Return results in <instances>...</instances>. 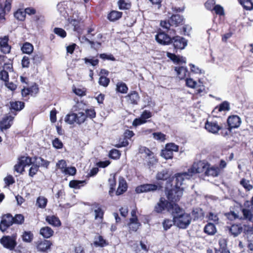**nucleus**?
<instances>
[{"label": "nucleus", "mask_w": 253, "mask_h": 253, "mask_svg": "<svg viewBox=\"0 0 253 253\" xmlns=\"http://www.w3.org/2000/svg\"><path fill=\"white\" fill-rule=\"evenodd\" d=\"M163 186L160 182L157 184L145 183L140 185L135 188V192L137 194L148 192H154L157 190H161Z\"/></svg>", "instance_id": "f257e3e1"}, {"label": "nucleus", "mask_w": 253, "mask_h": 253, "mask_svg": "<svg viewBox=\"0 0 253 253\" xmlns=\"http://www.w3.org/2000/svg\"><path fill=\"white\" fill-rule=\"evenodd\" d=\"M174 224L181 229H186L191 221V217L189 214L184 213L183 214L173 218Z\"/></svg>", "instance_id": "f03ea898"}, {"label": "nucleus", "mask_w": 253, "mask_h": 253, "mask_svg": "<svg viewBox=\"0 0 253 253\" xmlns=\"http://www.w3.org/2000/svg\"><path fill=\"white\" fill-rule=\"evenodd\" d=\"M32 164V158L29 156H21L18 158L17 163L14 166V170L22 174L25 171V167Z\"/></svg>", "instance_id": "7ed1b4c3"}, {"label": "nucleus", "mask_w": 253, "mask_h": 253, "mask_svg": "<svg viewBox=\"0 0 253 253\" xmlns=\"http://www.w3.org/2000/svg\"><path fill=\"white\" fill-rule=\"evenodd\" d=\"M16 237V234L3 236L0 239V243L4 248L13 251L17 246Z\"/></svg>", "instance_id": "20e7f679"}, {"label": "nucleus", "mask_w": 253, "mask_h": 253, "mask_svg": "<svg viewBox=\"0 0 253 253\" xmlns=\"http://www.w3.org/2000/svg\"><path fill=\"white\" fill-rule=\"evenodd\" d=\"M39 91L38 84L34 83L30 87H23L21 90V96L24 100L28 101L29 99V95L35 96L39 92Z\"/></svg>", "instance_id": "39448f33"}, {"label": "nucleus", "mask_w": 253, "mask_h": 253, "mask_svg": "<svg viewBox=\"0 0 253 253\" xmlns=\"http://www.w3.org/2000/svg\"><path fill=\"white\" fill-rule=\"evenodd\" d=\"M207 166H208V162H204L199 161L197 163H194L188 169L189 173L192 177L195 174L205 172L206 170Z\"/></svg>", "instance_id": "423d86ee"}, {"label": "nucleus", "mask_w": 253, "mask_h": 253, "mask_svg": "<svg viewBox=\"0 0 253 253\" xmlns=\"http://www.w3.org/2000/svg\"><path fill=\"white\" fill-rule=\"evenodd\" d=\"M183 188L175 187L169 190L167 194V198L172 202L179 201L183 195Z\"/></svg>", "instance_id": "0eeeda50"}, {"label": "nucleus", "mask_w": 253, "mask_h": 253, "mask_svg": "<svg viewBox=\"0 0 253 253\" xmlns=\"http://www.w3.org/2000/svg\"><path fill=\"white\" fill-rule=\"evenodd\" d=\"M244 208L242 210L245 219L251 220L253 217V196L250 200H247L244 204Z\"/></svg>", "instance_id": "6e6552de"}, {"label": "nucleus", "mask_w": 253, "mask_h": 253, "mask_svg": "<svg viewBox=\"0 0 253 253\" xmlns=\"http://www.w3.org/2000/svg\"><path fill=\"white\" fill-rule=\"evenodd\" d=\"M171 206V202L161 197L159 202L155 205L154 211L157 213H162L164 211H169V207Z\"/></svg>", "instance_id": "1a4fd4ad"}, {"label": "nucleus", "mask_w": 253, "mask_h": 253, "mask_svg": "<svg viewBox=\"0 0 253 253\" xmlns=\"http://www.w3.org/2000/svg\"><path fill=\"white\" fill-rule=\"evenodd\" d=\"M64 121L69 125H74L75 123L78 125L83 124L79 112L78 114L73 112L68 114L66 115Z\"/></svg>", "instance_id": "9d476101"}, {"label": "nucleus", "mask_w": 253, "mask_h": 253, "mask_svg": "<svg viewBox=\"0 0 253 253\" xmlns=\"http://www.w3.org/2000/svg\"><path fill=\"white\" fill-rule=\"evenodd\" d=\"M13 224V217L10 213L4 215L0 222V230L4 232L6 229Z\"/></svg>", "instance_id": "9b49d317"}, {"label": "nucleus", "mask_w": 253, "mask_h": 253, "mask_svg": "<svg viewBox=\"0 0 253 253\" xmlns=\"http://www.w3.org/2000/svg\"><path fill=\"white\" fill-rule=\"evenodd\" d=\"M171 43H173L174 49L181 50L187 45V41L184 38L176 36L171 38Z\"/></svg>", "instance_id": "f8f14e48"}, {"label": "nucleus", "mask_w": 253, "mask_h": 253, "mask_svg": "<svg viewBox=\"0 0 253 253\" xmlns=\"http://www.w3.org/2000/svg\"><path fill=\"white\" fill-rule=\"evenodd\" d=\"M155 39L159 43L162 45H169L171 43V38L161 31L158 32L155 36Z\"/></svg>", "instance_id": "ddd939ff"}, {"label": "nucleus", "mask_w": 253, "mask_h": 253, "mask_svg": "<svg viewBox=\"0 0 253 253\" xmlns=\"http://www.w3.org/2000/svg\"><path fill=\"white\" fill-rule=\"evenodd\" d=\"M79 113L83 124L88 119L93 120L96 116V113L94 108L86 109L84 110V113L83 112H79Z\"/></svg>", "instance_id": "4468645a"}, {"label": "nucleus", "mask_w": 253, "mask_h": 253, "mask_svg": "<svg viewBox=\"0 0 253 253\" xmlns=\"http://www.w3.org/2000/svg\"><path fill=\"white\" fill-rule=\"evenodd\" d=\"M9 40L8 36L0 37V50L3 54H8L11 51V46L8 44Z\"/></svg>", "instance_id": "2eb2a0df"}, {"label": "nucleus", "mask_w": 253, "mask_h": 253, "mask_svg": "<svg viewBox=\"0 0 253 253\" xmlns=\"http://www.w3.org/2000/svg\"><path fill=\"white\" fill-rule=\"evenodd\" d=\"M14 117L9 114H6L0 122V129L2 131L9 128L13 124Z\"/></svg>", "instance_id": "dca6fc26"}, {"label": "nucleus", "mask_w": 253, "mask_h": 253, "mask_svg": "<svg viewBox=\"0 0 253 253\" xmlns=\"http://www.w3.org/2000/svg\"><path fill=\"white\" fill-rule=\"evenodd\" d=\"M25 104L23 101H11L9 102V109L11 113L16 115L17 112H20L25 107Z\"/></svg>", "instance_id": "f3484780"}, {"label": "nucleus", "mask_w": 253, "mask_h": 253, "mask_svg": "<svg viewBox=\"0 0 253 253\" xmlns=\"http://www.w3.org/2000/svg\"><path fill=\"white\" fill-rule=\"evenodd\" d=\"M227 123L229 129L237 128L241 125V119L237 115H231L228 117Z\"/></svg>", "instance_id": "a211bd4d"}, {"label": "nucleus", "mask_w": 253, "mask_h": 253, "mask_svg": "<svg viewBox=\"0 0 253 253\" xmlns=\"http://www.w3.org/2000/svg\"><path fill=\"white\" fill-rule=\"evenodd\" d=\"M36 245L38 251L41 252H46L50 249L52 243L50 241L44 239L38 241L36 243Z\"/></svg>", "instance_id": "6ab92c4d"}, {"label": "nucleus", "mask_w": 253, "mask_h": 253, "mask_svg": "<svg viewBox=\"0 0 253 253\" xmlns=\"http://www.w3.org/2000/svg\"><path fill=\"white\" fill-rule=\"evenodd\" d=\"M205 129L209 132L216 134L221 128L216 121L207 120L205 125Z\"/></svg>", "instance_id": "aec40b11"}, {"label": "nucleus", "mask_w": 253, "mask_h": 253, "mask_svg": "<svg viewBox=\"0 0 253 253\" xmlns=\"http://www.w3.org/2000/svg\"><path fill=\"white\" fill-rule=\"evenodd\" d=\"M128 184L123 176H120L119 178V185L118 187L115 192V195L120 196L125 193L127 190Z\"/></svg>", "instance_id": "412c9836"}, {"label": "nucleus", "mask_w": 253, "mask_h": 253, "mask_svg": "<svg viewBox=\"0 0 253 253\" xmlns=\"http://www.w3.org/2000/svg\"><path fill=\"white\" fill-rule=\"evenodd\" d=\"M175 187H180L181 185L182 184V182L185 178L187 179H190L192 178V176L189 173L188 170L186 172H182V173H177L175 174Z\"/></svg>", "instance_id": "4be33fe9"}, {"label": "nucleus", "mask_w": 253, "mask_h": 253, "mask_svg": "<svg viewBox=\"0 0 253 253\" xmlns=\"http://www.w3.org/2000/svg\"><path fill=\"white\" fill-rule=\"evenodd\" d=\"M220 173V168L217 166H211L208 163V166L205 172V175L207 176L217 177Z\"/></svg>", "instance_id": "5701e85b"}, {"label": "nucleus", "mask_w": 253, "mask_h": 253, "mask_svg": "<svg viewBox=\"0 0 253 253\" xmlns=\"http://www.w3.org/2000/svg\"><path fill=\"white\" fill-rule=\"evenodd\" d=\"M171 202V206L169 207V211H171L173 218L175 216L178 217L180 215V214H183L185 213L177 204H175L174 202Z\"/></svg>", "instance_id": "b1692460"}, {"label": "nucleus", "mask_w": 253, "mask_h": 253, "mask_svg": "<svg viewBox=\"0 0 253 253\" xmlns=\"http://www.w3.org/2000/svg\"><path fill=\"white\" fill-rule=\"evenodd\" d=\"M45 221L53 227H59L61 226V222L58 217L55 215H49L45 217Z\"/></svg>", "instance_id": "393cba45"}, {"label": "nucleus", "mask_w": 253, "mask_h": 253, "mask_svg": "<svg viewBox=\"0 0 253 253\" xmlns=\"http://www.w3.org/2000/svg\"><path fill=\"white\" fill-rule=\"evenodd\" d=\"M91 206L94 208L95 219H99L101 221L103 219L104 211L101 209L100 205L98 203H94Z\"/></svg>", "instance_id": "a878e982"}, {"label": "nucleus", "mask_w": 253, "mask_h": 253, "mask_svg": "<svg viewBox=\"0 0 253 253\" xmlns=\"http://www.w3.org/2000/svg\"><path fill=\"white\" fill-rule=\"evenodd\" d=\"M172 26L177 27L182 25L184 23V19L183 16L179 14H173L169 18Z\"/></svg>", "instance_id": "bb28decb"}, {"label": "nucleus", "mask_w": 253, "mask_h": 253, "mask_svg": "<svg viewBox=\"0 0 253 253\" xmlns=\"http://www.w3.org/2000/svg\"><path fill=\"white\" fill-rule=\"evenodd\" d=\"M127 101L133 105H137L139 100V94L136 91H130L126 96Z\"/></svg>", "instance_id": "cd10ccee"}, {"label": "nucleus", "mask_w": 253, "mask_h": 253, "mask_svg": "<svg viewBox=\"0 0 253 253\" xmlns=\"http://www.w3.org/2000/svg\"><path fill=\"white\" fill-rule=\"evenodd\" d=\"M243 228L242 224H233L229 228V232L234 237H236L241 234Z\"/></svg>", "instance_id": "c85d7f7f"}, {"label": "nucleus", "mask_w": 253, "mask_h": 253, "mask_svg": "<svg viewBox=\"0 0 253 253\" xmlns=\"http://www.w3.org/2000/svg\"><path fill=\"white\" fill-rule=\"evenodd\" d=\"M174 70L176 72L177 76L180 80L185 79L189 74L187 68L185 67H175Z\"/></svg>", "instance_id": "c756f323"}, {"label": "nucleus", "mask_w": 253, "mask_h": 253, "mask_svg": "<svg viewBox=\"0 0 253 253\" xmlns=\"http://www.w3.org/2000/svg\"><path fill=\"white\" fill-rule=\"evenodd\" d=\"M40 234L44 238L48 239L53 235V230L49 226L42 227L40 229Z\"/></svg>", "instance_id": "7c9ffc66"}, {"label": "nucleus", "mask_w": 253, "mask_h": 253, "mask_svg": "<svg viewBox=\"0 0 253 253\" xmlns=\"http://www.w3.org/2000/svg\"><path fill=\"white\" fill-rule=\"evenodd\" d=\"M122 15V12L113 10L108 14L107 18L110 21L114 22L120 19Z\"/></svg>", "instance_id": "2f4dec72"}, {"label": "nucleus", "mask_w": 253, "mask_h": 253, "mask_svg": "<svg viewBox=\"0 0 253 253\" xmlns=\"http://www.w3.org/2000/svg\"><path fill=\"white\" fill-rule=\"evenodd\" d=\"M216 228L213 223H208L204 227V232L208 235H213L216 232Z\"/></svg>", "instance_id": "473e14b6"}, {"label": "nucleus", "mask_w": 253, "mask_h": 253, "mask_svg": "<svg viewBox=\"0 0 253 253\" xmlns=\"http://www.w3.org/2000/svg\"><path fill=\"white\" fill-rule=\"evenodd\" d=\"M86 184L85 180H72L69 182V186L71 188L79 189Z\"/></svg>", "instance_id": "72a5a7b5"}, {"label": "nucleus", "mask_w": 253, "mask_h": 253, "mask_svg": "<svg viewBox=\"0 0 253 253\" xmlns=\"http://www.w3.org/2000/svg\"><path fill=\"white\" fill-rule=\"evenodd\" d=\"M109 185V194L110 196L113 197L116 192V179L115 176L114 175L112 178L108 179Z\"/></svg>", "instance_id": "f704fd0d"}, {"label": "nucleus", "mask_w": 253, "mask_h": 253, "mask_svg": "<svg viewBox=\"0 0 253 253\" xmlns=\"http://www.w3.org/2000/svg\"><path fill=\"white\" fill-rule=\"evenodd\" d=\"M21 50L23 53L31 54L34 50V46L28 42H24L21 47Z\"/></svg>", "instance_id": "c9c22d12"}, {"label": "nucleus", "mask_w": 253, "mask_h": 253, "mask_svg": "<svg viewBox=\"0 0 253 253\" xmlns=\"http://www.w3.org/2000/svg\"><path fill=\"white\" fill-rule=\"evenodd\" d=\"M220 247L218 249H215V253H230L229 250L226 247V241L224 239L219 240Z\"/></svg>", "instance_id": "e433bc0d"}, {"label": "nucleus", "mask_w": 253, "mask_h": 253, "mask_svg": "<svg viewBox=\"0 0 253 253\" xmlns=\"http://www.w3.org/2000/svg\"><path fill=\"white\" fill-rule=\"evenodd\" d=\"M21 238L24 242L31 243L33 240L34 234L32 231H24L21 235Z\"/></svg>", "instance_id": "4c0bfd02"}, {"label": "nucleus", "mask_w": 253, "mask_h": 253, "mask_svg": "<svg viewBox=\"0 0 253 253\" xmlns=\"http://www.w3.org/2000/svg\"><path fill=\"white\" fill-rule=\"evenodd\" d=\"M169 177V175L167 169H163L161 171L158 172L156 176V178L158 181H165Z\"/></svg>", "instance_id": "58836bf2"}, {"label": "nucleus", "mask_w": 253, "mask_h": 253, "mask_svg": "<svg viewBox=\"0 0 253 253\" xmlns=\"http://www.w3.org/2000/svg\"><path fill=\"white\" fill-rule=\"evenodd\" d=\"M240 4L246 10H251L253 9V2L251 0H239Z\"/></svg>", "instance_id": "ea45409f"}, {"label": "nucleus", "mask_w": 253, "mask_h": 253, "mask_svg": "<svg viewBox=\"0 0 253 253\" xmlns=\"http://www.w3.org/2000/svg\"><path fill=\"white\" fill-rule=\"evenodd\" d=\"M14 16L17 20L19 21H24L26 18L25 10H23L21 8L17 9L14 13Z\"/></svg>", "instance_id": "a19ab883"}, {"label": "nucleus", "mask_w": 253, "mask_h": 253, "mask_svg": "<svg viewBox=\"0 0 253 253\" xmlns=\"http://www.w3.org/2000/svg\"><path fill=\"white\" fill-rule=\"evenodd\" d=\"M95 239H98L93 242V245L95 247H104L108 245L106 241L101 235H99L97 238L95 237Z\"/></svg>", "instance_id": "79ce46f5"}, {"label": "nucleus", "mask_w": 253, "mask_h": 253, "mask_svg": "<svg viewBox=\"0 0 253 253\" xmlns=\"http://www.w3.org/2000/svg\"><path fill=\"white\" fill-rule=\"evenodd\" d=\"M44 56L42 54L40 53H35L32 57V60L33 63L35 65H39L41 63L42 61L43 60Z\"/></svg>", "instance_id": "37998d69"}, {"label": "nucleus", "mask_w": 253, "mask_h": 253, "mask_svg": "<svg viewBox=\"0 0 253 253\" xmlns=\"http://www.w3.org/2000/svg\"><path fill=\"white\" fill-rule=\"evenodd\" d=\"M47 203V199L43 196H40L37 199L36 205L39 208L42 209L45 208Z\"/></svg>", "instance_id": "c03bdc74"}, {"label": "nucleus", "mask_w": 253, "mask_h": 253, "mask_svg": "<svg viewBox=\"0 0 253 253\" xmlns=\"http://www.w3.org/2000/svg\"><path fill=\"white\" fill-rule=\"evenodd\" d=\"M240 184L244 188L246 191H249L253 188V186L250 184V181L244 178H243L240 180Z\"/></svg>", "instance_id": "a18cd8bd"}, {"label": "nucleus", "mask_w": 253, "mask_h": 253, "mask_svg": "<svg viewBox=\"0 0 253 253\" xmlns=\"http://www.w3.org/2000/svg\"><path fill=\"white\" fill-rule=\"evenodd\" d=\"M116 90L122 93H126L128 90V87L125 83L119 82L117 84Z\"/></svg>", "instance_id": "49530a36"}, {"label": "nucleus", "mask_w": 253, "mask_h": 253, "mask_svg": "<svg viewBox=\"0 0 253 253\" xmlns=\"http://www.w3.org/2000/svg\"><path fill=\"white\" fill-rule=\"evenodd\" d=\"M110 82V79L104 76H100L98 80V84L100 85L106 87Z\"/></svg>", "instance_id": "de8ad7c7"}, {"label": "nucleus", "mask_w": 253, "mask_h": 253, "mask_svg": "<svg viewBox=\"0 0 253 253\" xmlns=\"http://www.w3.org/2000/svg\"><path fill=\"white\" fill-rule=\"evenodd\" d=\"M215 109H218L219 112L229 111L230 110V104L228 102L224 101L216 106Z\"/></svg>", "instance_id": "09e8293b"}, {"label": "nucleus", "mask_w": 253, "mask_h": 253, "mask_svg": "<svg viewBox=\"0 0 253 253\" xmlns=\"http://www.w3.org/2000/svg\"><path fill=\"white\" fill-rule=\"evenodd\" d=\"M128 140L123 135L119 138V143L115 145L117 148L126 147L129 144Z\"/></svg>", "instance_id": "8fccbe9b"}, {"label": "nucleus", "mask_w": 253, "mask_h": 253, "mask_svg": "<svg viewBox=\"0 0 253 253\" xmlns=\"http://www.w3.org/2000/svg\"><path fill=\"white\" fill-rule=\"evenodd\" d=\"M35 161H37L38 159L41 161V163L40 164V167L45 168V169H48L49 166L50 165V162L46 160H44L42 157H38V156H35L33 157Z\"/></svg>", "instance_id": "3c124183"}, {"label": "nucleus", "mask_w": 253, "mask_h": 253, "mask_svg": "<svg viewBox=\"0 0 253 253\" xmlns=\"http://www.w3.org/2000/svg\"><path fill=\"white\" fill-rule=\"evenodd\" d=\"M121 155L120 151L115 149L111 150L109 153V157L114 160L119 159L120 158Z\"/></svg>", "instance_id": "603ef678"}, {"label": "nucleus", "mask_w": 253, "mask_h": 253, "mask_svg": "<svg viewBox=\"0 0 253 253\" xmlns=\"http://www.w3.org/2000/svg\"><path fill=\"white\" fill-rule=\"evenodd\" d=\"M32 167L30 168L29 170V175L30 177H33L39 170L40 165L37 164L32 163Z\"/></svg>", "instance_id": "864d4df0"}, {"label": "nucleus", "mask_w": 253, "mask_h": 253, "mask_svg": "<svg viewBox=\"0 0 253 253\" xmlns=\"http://www.w3.org/2000/svg\"><path fill=\"white\" fill-rule=\"evenodd\" d=\"M162 156L166 159H171L173 157V153L172 151L165 147L164 150L162 151Z\"/></svg>", "instance_id": "5fc2aeb1"}, {"label": "nucleus", "mask_w": 253, "mask_h": 253, "mask_svg": "<svg viewBox=\"0 0 253 253\" xmlns=\"http://www.w3.org/2000/svg\"><path fill=\"white\" fill-rule=\"evenodd\" d=\"M119 8L121 10L129 9L131 7L130 3H127L125 0H119L118 2Z\"/></svg>", "instance_id": "6e6d98bb"}, {"label": "nucleus", "mask_w": 253, "mask_h": 253, "mask_svg": "<svg viewBox=\"0 0 253 253\" xmlns=\"http://www.w3.org/2000/svg\"><path fill=\"white\" fill-rule=\"evenodd\" d=\"M213 11H214L216 15L219 16H224L225 15L223 7L219 4L215 5L213 9Z\"/></svg>", "instance_id": "4d7b16f0"}, {"label": "nucleus", "mask_w": 253, "mask_h": 253, "mask_svg": "<svg viewBox=\"0 0 253 253\" xmlns=\"http://www.w3.org/2000/svg\"><path fill=\"white\" fill-rule=\"evenodd\" d=\"M173 224V220H171V219L167 218L165 219L162 223L165 231H167L168 229H170Z\"/></svg>", "instance_id": "13d9d810"}, {"label": "nucleus", "mask_w": 253, "mask_h": 253, "mask_svg": "<svg viewBox=\"0 0 253 253\" xmlns=\"http://www.w3.org/2000/svg\"><path fill=\"white\" fill-rule=\"evenodd\" d=\"M56 167L57 169H60L62 173H64V169H67V163L65 160H59L56 163Z\"/></svg>", "instance_id": "bf43d9fd"}, {"label": "nucleus", "mask_w": 253, "mask_h": 253, "mask_svg": "<svg viewBox=\"0 0 253 253\" xmlns=\"http://www.w3.org/2000/svg\"><path fill=\"white\" fill-rule=\"evenodd\" d=\"M73 91L75 94L79 96H84L86 94V89L84 87L82 88L74 87Z\"/></svg>", "instance_id": "052dcab7"}, {"label": "nucleus", "mask_w": 253, "mask_h": 253, "mask_svg": "<svg viewBox=\"0 0 253 253\" xmlns=\"http://www.w3.org/2000/svg\"><path fill=\"white\" fill-rule=\"evenodd\" d=\"M52 144L53 147L56 149H60L63 147V143L58 138H55L52 141Z\"/></svg>", "instance_id": "680f3d73"}, {"label": "nucleus", "mask_w": 253, "mask_h": 253, "mask_svg": "<svg viewBox=\"0 0 253 253\" xmlns=\"http://www.w3.org/2000/svg\"><path fill=\"white\" fill-rule=\"evenodd\" d=\"M54 33L62 38H64L67 36L66 32L62 28L56 27L53 30Z\"/></svg>", "instance_id": "e2e57ef3"}, {"label": "nucleus", "mask_w": 253, "mask_h": 253, "mask_svg": "<svg viewBox=\"0 0 253 253\" xmlns=\"http://www.w3.org/2000/svg\"><path fill=\"white\" fill-rule=\"evenodd\" d=\"M139 151L140 153H145L146 157L148 158L154 154L151 150L145 146H141Z\"/></svg>", "instance_id": "0e129e2a"}, {"label": "nucleus", "mask_w": 253, "mask_h": 253, "mask_svg": "<svg viewBox=\"0 0 253 253\" xmlns=\"http://www.w3.org/2000/svg\"><path fill=\"white\" fill-rule=\"evenodd\" d=\"M24 222V216L21 214H17L13 217V223L22 224Z\"/></svg>", "instance_id": "69168bd1"}, {"label": "nucleus", "mask_w": 253, "mask_h": 253, "mask_svg": "<svg viewBox=\"0 0 253 253\" xmlns=\"http://www.w3.org/2000/svg\"><path fill=\"white\" fill-rule=\"evenodd\" d=\"M12 1V0H5L3 7H2V5L0 4V8L2 10H4V11L6 12H9L11 8Z\"/></svg>", "instance_id": "338daca9"}, {"label": "nucleus", "mask_w": 253, "mask_h": 253, "mask_svg": "<svg viewBox=\"0 0 253 253\" xmlns=\"http://www.w3.org/2000/svg\"><path fill=\"white\" fill-rule=\"evenodd\" d=\"M154 138L161 141H164L166 139V135L161 132H154L152 134Z\"/></svg>", "instance_id": "774afa93"}]
</instances>
